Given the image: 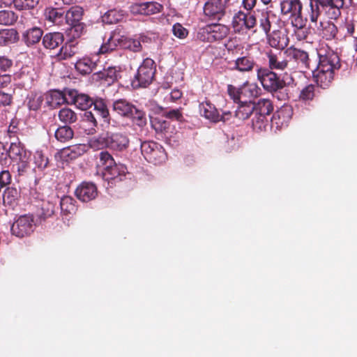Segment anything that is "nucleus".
<instances>
[{
    "instance_id": "f257e3e1",
    "label": "nucleus",
    "mask_w": 357,
    "mask_h": 357,
    "mask_svg": "<svg viewBox=\"0 0 357 357\" xmlns=\"http://www.w3.org/2000/svg\"><path fill=\"white\" fill-rule=\"evenodd\" d=\"M336 54L321 56L317 68L312 71L313 78L321 87L328 86L333 79V71L339 68Z\"/></svg>"
},
{
    "instance_id": "f03ea898",
    "label": "nucleus",
    "mask_w": 357,
    "mask_h": 357,
    "mask_svg": "<svg viewBox=\"0 0 357 357\" xmlns=\"http://www.w3.org/2000/svg\"><path fill=\"white\" fill-rule=\"evenodd\" d=\"M128 139L121 134H106L90 141V146L94 149L109 148L116 151H122L128 146Z\"/></svg>"
},
{
    "instance_id": "7ed1b4c3",
    "label": "nucleus",
    "mask_w": 357,
    "mask_h": 357,
    "mask_svg": "<svg viewBox=\"0 0 357 357\" xmlns=\"http://www.w3.org/2000/svg\"><path fill=\"white\" fill-rule=\"evenodd\" d=\"M8 155L16 163L20 174L26 172L29 167L31 153L24 148L21 142H12L8 151Z\"/></svg>"
},
{
    "instance_id": "20e7f679",
    "label": "nucleus",
    "mask_w": 357,
    "mask_h": 357,
    "mask_svg": "<svg viewBox=\"0 0 357 357\" xmlns=\"http://www.w3.org/2000/svg\"><path fill=\"white\" fill-rule=\"evenodd\" d=\"M155 72L154 61L149 58L144 59L138 68L137 73L132 80V87H146L149 85L153 81Z\"/></svg>"
},
{
    "instance_id": "39448f33",
    "label": "nucleus",
    "mask_w": 357,
    "mask_h": 357,
    "mask_svg": "<svg viewBox=\"0 0 357 357\" xmlns=\"http://www.w3.org/2000/svg\"><path fill=\"white\" fill-rule=\"evenodd\" d=\"M56 199V195L55 192L52 190L47 197H43L42 199L43 204L41 210L43 211V213L39 215L40 217L38 220H35L31 215L26 214L20 215L16 221L20 222V223H30L34 221H45L47 218L50 217L54 213Z\"/></svg>"
},
{
    "instance_id": "423d86ee",
    "label": "nucleus",
    "mask_w": 357,
    "mask_h": 357,
    "mask_svg": "<svg viewBox=\"0 0 357 357\" xmlns=\"http://www.w3.org/2000/svg\"><path fill=\"white\" fill-rule=\"evenodd\" d=\"M141 151L145 159L155 164H160L166 159L163 148L153 142H144L141 145Z\"/></svg>"
},
{
    "instance_id": "0eeeda50",
    "label": "nucleus",
    "mask_w": 357,
    "mask_h": 357,
    "mask_svg": "<svg viewBox=\"0 0 357 357\" xmlns=\"http://www.w3.org/2000/svg\"><path fill=\"white\" fill-rule=\"evenodd\" d=\"M256 24V18L251 14L246 15L243 12L236 13L231 22V25L235 32H243L247 29L253 28Z\"/></svg>"
},
{
    "instance_id": "6e6552de",
    "label": "nucleus",
    "mask_w": 357,
    "mask_h": 357,
    "mask_svg": "<svg viewBox=\"0 0 357 357\" xmlns=\"http://www.w3.org/2000/svg\"><path fill=\"white\" fill-rule=\"evenodd\" d=\"M257 78L264 88L268 91H277L282 87V82L278 79L277 75L267 69H259Z\"/></svg>"
},
{
    "instance_id": "1a4fd4ad",
    "label": "nucleus",
    "mask_w": 357,
    "mask_h": 357,
    "mask_svg": "<svg viewBox=\"0 0 357 357\" xmlns=\"http://www.w3.org/2000/svg\"><path fill=\"white\" fill-rule=\"evenodd\" d=\"M222 31V25L211 24L201 29L197 34V37L202 41L211 43L220 40L223 38Z\"/></svg>"
},
{
    "instance_id": "9d476101",
    "label": "nucleus",
    "mask_w": 357,
    "mask_h": 357,
    "mask_svg": "<svg viewBox=\"0 0 357 357\" xmlns=\"http://www.w3.org/2000/svg\"><path fill=\"white\" fill-rule=\"evenodd\" d=\"M88 150V146L84 144H75L60 150L55 154L56 160L68 161L77 158Z\"/></svg>"
},
{
    "instance_id": "9b49d317",
    "label": "nucleus",
    "mask_w": 357,
    "mask_h": 357,
    "mask_svg": "<svg viewBox=\"0 0 357 357\" xmlns=\"http://www.w3.org/2000/svg\"><path fill=\"white\" fill-rule=\"evenodd\" d=\"M162 9V6L155 1L135 3L130 7V11L133 15H154L161 12Z\"/></svg>"
},
{
    "instance_id": "f8f14e48",
    "label": "nucleus",
    "mask_w": 357,
    "mask_h": 357,
    "mask_svg": "<svg viewBox=\"0 0 357 357\" xmlns=\"http://www.w3.org/2000/svg\"><path fill=\"white\" fill-rule=\"evenodd\" d=\"M75 195L79 200L89 202L97 197V188L92 183L83 182L77 188Z\"/></svg>"
},
{
    "instance_id": "ddd939ff",
    "label": "nucleus",
    "mask_w": 357,
    "mask_h": 357,
    "mask_svg": "<svg viewBox=\"0 0 357 357\" xmlns=\"http://www.w3.org/2000/svg\"><path fill=\"white\" fill-rule=\"evenodd\" d=\"M93 102L86 94L78 93L75 89H68V104H74L82 110L89 108Z\"/></svg>"
},
{
    "instance_id": "4468645a",
    "label": "nucleus",
    "mask_w": 357,
    "mask_h": 357,
    "mask_svg": "<svg viewBox=\"0 0 357 357\" xmlns=\"http://www.w3.org/2000/svg\"><path fill=\"white\" fill-rule=\"evenodd\" d=\"M269 45L278 49L286 47L289 43V38L284 29L273 30L267 35Z\"/></svg>"
},
{
    "instance_id": "2eb2a0df",
    "label": "nucleus",
    "mask_w": 357,
    "mask_h": 357,
    "mask_svg": "<svg viewBox=\"0 0 357 357\" xmlns=\"http://www.w3.org/2000/svg\"><path fill=\"white\" fill-rule=\"evenodd\" d=\"M68 89L63 92L56 90L50 91L45 97L47 104L52 107H56L65 102L68 104Z\"/></svg>"
},
{
    "instance_id": "dca6fc26",
    "label": "nucleus",
    "mask_w": 357,
    "mask_h": 357,
    "mask_svg": "<svg viewBox=\"0 0 357 357\" xmlns=\"http://www.w3.org/2000/svg\"><path fill=\"white\" fill-rule=\"evenodd\" d=\"M255 66L252 59L247 56L238 58L234 62H228L227 68L231 70H238L240 72L251 71Z\"/></svg>"
},
{
    "instance_id": "f3484780",
    "label": "nucleus",
    "mask_w": 357,
    "mask_h": 357,
    "mask_svg": "<svg viewBox=\"0 0 357 357\" xmlns=\"http://www.w3.org/2000/svg\"><path fill=\"white\" fill-rule=\"evenodd\" d=\"M302 7L300 0H284L280 3L282 14L289 15L290 17L301 13Z\"/></svg>"
},
{
    "instance_id": "a211bd4d",
    "label": "nucleus",
    "mask_w": 357,
    "mask_h": 357,
    "mask_svg": "<svg viewBox=\"0 0 357 357\" xmlns=\"http://www.w3.org/2000/svg\"><path fill=\"white\" fill-rule=\"evenodd\" d=\"M114 110L123 116H132L134 112H137V109L125 100H119L114 102Z\"/></svg>"
},
{
    "instance_id": "6ab92c4d",
    "label": "nucleus",
    "mask_w": 357,
    "mask_h": 357,
    "mask_svg": "<svg viewBox=\"0 0 357 357\" xmlns=\"http://www.w3.org/2000/svg\"><path fill=\"white\" fill-rule=\"evenodd\" d=\"M63 42V36L61 33H49L44 36L43 43L46 48L54 50L59 47Z\"/></svg>"
},
{
    "instance_id": "aec40b11",
    "label": "nucleus",
    "mask_w": 357,
    "mask_h": 357,
    "mask_svg": "<svg viewBox=\"0 0 357 357\" xmlns=\"http://www.w3.org/2000/svg\"><path fill=\"white\" fill-rule=\"evenodd\" d=\"M121 45V36L116 33H112L106 42L103 43L99 50L101 54L108 53L114 50L118 45Z\"/></svg>"
},
{
    "instance_id": "412c9836",
    "label": "nucleus",
    "mask_w": 357,
    "mask_h": 357,
    "mask_svg": "<svg viewBox=\"0 0 357 357\" xmlns=\"http://www.w3.org/2000/svg\"><path fill=\"white\" fill-rule=\"evenodd\" d=\"M60 205L61 214L66 216V220H69L68 216H70L76 212L75 201L71 197L65 196L61 198Z\"/></svg>"
},
{
    "instance_id": "4be33fe9",
    "label": "nucleus",
    "mask_w": 357,
    "mask_h": 357,
    "mask_svg": "<svg viewBox=\"0 0 357 357\" xmlns=\"http://www.w3.org/2000/svg\"><path fill=\"white\" fill-rule=\"evenodd\" d=\"M43 36V31L38 27H33L26 30L22 35L23 40L27 45L38 43Z\"/></svg>"
},
{
    "instance_id": "5701e85b",
    "label": "nucleus",
    "mask_w": 357,
    "mask_h": 357,
    "mask_svg": "<svg viewBox=\"0 0 357 357\" xmlns=\"http://www.w3.org/2000/svg\"><path fill=\"white\" fill-rule=\"evenodd\" d=\"M201 115L211 121H217L219 119V115L215 107L209 102H202L199 105Z\"/></svg>"
},
{
    "instance_id": "b1692460",
    "label": "nucleus",
    "mask_w": 357,
    "mask_h": 357,
    "mask_svg": "<svg viewBox=\"0 0 357 357\" xmlns=\"http://www.w3.org/2000/svg\"><path fill=\"white\" fill-rule=\"evenodd\" d=\"M255 102L252 101L241 102L236 112V115L238 119L245 120L250 116V115L255 111Z\"/></svg>"
},
{
    "instance_id": "393cba45",
    "label": "nucleus",
    "mask_w": 357,
    "mask_h": 357,
    "mask_svg": "<svg viewBox=\"0 0 357 357\" xmlns=\"http://www.w3.org/2000/svg\"><path fill=\"white\" fill-rule=\"evenodd\" d=\"M268 64L272 70H283L287 66V61L284 59L281 54H268Z\"/></svg>"
},
{
    "instance_id": "a878e982",
    "label": "nucleus",
    "mask_w": 357,
    "mask_h": 357,
    "mask_svg": "<svg viewBox=\"0 0 357 357\" xmlns=\"http://www.w3.org/2000/svg\"><path fill=\"white\" fill-rule=\"evenodd\" d=\"M46 20L52 23L60 25L63 20V11L60 8H47L45 11Z\"/></svg>"
},
{
    "instance_id": "bb28decb",
    "label": "nucleus",
    "mask_w": 357,
    "mask_h": 357,
    "mask_svg": "<svg viewBox=\"0 0 357 357\" xmlns=\"http://www.w3.org/2000/svg\"><path fill=\"white\" fill-rule=\"evenodd\" d=\"M291 109L289 107H284L278 111L273 117V123H276L278 125L280 124V126H282L284 124H286L291 118Z\"/></svg>"
},
{
    "instance_id": "cd10ccee",
    "label": "nucleus",
    "mask_w": 357,
    "mask_h": 357,
    "mask_svg": "<svg viewBox=\"0 0 357 357\" xmlns=\"http://www.w3.org/2000/svg\"><path fill=\"white\" fill-rule=\"evenodd\" d=\"M126 167L122 164H116L108 172H102V177L105 180H112L125 175Z\"/></svg>"
},
{
    "instance_id": "c85d7f7f",
    "label": "nucleus",
    "mask_w": 357,
    "mask_h": 357,
    "mask_svg": "<svg viewBox=\"0 0 357 357\" xmlns=\"http://www.w3.org/2000/svg\"><path fill=\"white\" fill-rule=\"evenodd\" d=\"M82 15L83 10L82 8L78 6L72 7L67 11L65 15L66 22L69 25L79 23Z\"/></svg>"
},
{
    "instance_id": "c756f323",
    "label": "nucleus",
    "mask_w": 357,
    "mask_h": 357,
    "mask_svg": "<svg viewBox=\"0 0 357 357\" xmlns=\"http://www.w3.org/2000/svg\"><path fill=\"white\" fill-rule=\"evenodd\" d=\"M260 89L256 84L245 83L241 87L242 98H253L258 97L260 94Z\"/></svg>"
},
{
    "instance_id": "7c9ffc66",
    "label": "nucleus",
    "mask_w": 357,
    "mask_h": 357,
    "mask_svg": "<svg viewBox=\"0 0 357 357\" xmlns=\"http://www.w3.org/2000/svg\"><path fill=\"white\" fill-rule=\"evenodd\" d=\"M17 32L13 29L0 30V45L13 43L17 41Z\"/></svg>"
},
{
    "instance_id": "2f4dec72",
    "label": "nucleus",
    "mask_w": 357,
    "mask_h": 357,
    "mask_svg": "<svg viewBox=\"0 0 357 357\" xmlns=\"http://www.w3.org/2000/svg\"><path fill=\"white\" fill-rule=\"evenodd\" d=\"M125 13L121 10H110L102 17V20L105 23L114 24L123 19Z\"/></svg>"
},
{
    "instance_id": "473e14b6",
    "label": "nucleus",
    "mask_w": 357,
    "mask_h": 357,
    "mask_svg": "<svg viewBox=\"0 0 357 357\" xmlns=\"http://www.w3.org/2000/svg\"><path fill=\"white\" fill-rule=\"evenodd\" d=\"M33 231V225H11L10 231L13 235L23 238L31 234Z\"/></svg>"
},
{
    "instance_id": "72a5a7b5",
    "label": "nucleus",
    "mask_w": 357,
    "mask_h": 357,
    "mask_svg": "<svg viewBox=\"0 0 357 357\" xmlns=\"http://www.w3.org/2000/svg\"><path fill=\"white\" fill-rule=\"evenodd\" d=\"M94 67L95 63L89 58L81 59L75 63L76 70L82 75L90 73Z\"/></svg>"
},
{
    "instance_id": "f704fd0d",
    "label": "nucleus",
    "mask_w": 357,
    "mask_h": 357,
    "mask_svg": "<svg viewBox=\"0 0 357 357\" xmlns=\"http://www.w3.org/2000/svg\"><path fill=\"white\" fill-rule=\"evenodd\" d=\"M223 10L222 0H209L204 6V12L207 15H215Z\"/></svg>"
},
{
    "instance_id": "c9c22d12",
    "label": "nucleus",
    "mask_w": 357,
    "mask_h": 357,
    "mask_svg": "<svg viewBox=\"0 0 357 357\" xmlns=\"http://www.w3.org/2000/svg\"><path fill=\"white\" fill-rule=\"evenodd\" d=\"M93 113L97 116L103 119L105 121H107V118L109 116V111L107 108L105 103L102 100H97L93 103Z\"/></svg>"
},
{
    "instance_id": "e433bc0d",
    "label": "nucleus",
    "mask_w": 357,
    "mask_h": 357,
    "mask_svg": "<svg viewBox=\"0 0 357 357\" xmlns=\"http://www.w3.org/2000/svg\"><path fill=\"white\" fill-rule=\"evenodd\" d=\"M273 110L271 102L267 99H261L255 104L256 111L261 116L268 115Z\"/></svg>"
},
{
    "instance_id": "4c0bfd02",
    "label": "nucleus",
    "mask_w": 357,
    "mask_h": 357,
    "mask_svg": "<svg viewBox=\"0 0 357 357\" xmlns=\"http://www.w3.org/2000/svg\"><path fill=\"white\" fill-rule=\"evenodd\" d=\"M73 137V131L68 126H61L55 132V137L57 140L65 142L72 139Z\"/></svg>"
},
{
    "instance_id": "58836bf2",
    "label": "nucleus",
    "mask_w": 357,
    "mask_h": 357,
    "mask_svg": "<svg viewBox=\"0 0 357 357\" xmlns=\"http://www.w3.org/2000/svg\"><path fill=\"white\" fill-rule=\"evenodd\" d=\"M59 119L65 123H72L77 120L76 114L69 108H63L59 113Z\"/></svg>"
},
{
    "instance_id": "ea45409f",
    "label": "nucleus",
    "mask_w": 357,
    "mask_h": 357,
    "mask_svg": "<svg viewBox=\"0 0 357 357\" xmlns=\"http://www.w3.org/2000/svg\"><path fill=\"white\" fill-rule=\"evenodd\" d=\"M123 47L129 49L132 52H139L142 48L140 41L135 39L126 38L121 36V45Z\"/></svg>"
},
{
    "instance_id": "a19ab883",
    "label": "nucleus",
    "mask_w": 357,
    "mask_h": 357,
    "mask_svg": "<svg viewBox=\"0 0 357 357\" xmlns=\"http://www.w3.org/2000/svg\"><path fill=\"white\" fill-rule=\"evenodd\" d=\"M151 126L157 132L164 133L167 131L169 128L168 121L162 118H154L151 119Z\"/></svg>"
},
{
    "instance_id": "79ce46f5",
    "label": "nucleus",
    "mask_w": 357,
    "mask_h": 357,
    "mask_svg": "<svg viewBox=\"0 0 357 357\" xmlns=\"http://www.w3.org/2000/svg\"><path fill=\"white\" fill-rule=\"evenodd\" d=\"M10 89H15L11 75L6 73L0 75V90L10 91Z\"/></svg>"
},
{
    "instance_id": "37998d69",
    "label": "nucleus",
    "mask_w": 357,
    "mask_h": 357,
    "mask_svg": "<svg viewBox=\"0 0 357 357\" xmlns=\"http://www.w3.org/2000/svg\"><path fill=\"white\" fill-rule=\"evenodd\" d=\"M15 89H10V91L0 90V106H9L12 104Z\"/></svg>"
},
{
    "instance_id": "c03bdc74",
    "label": "nucleus",
    "mask_w": 357,
    "mask_h": 357,
    "mask_svg": "<svg viewBox=\"0 0 357 357\" xmlns=\"http://www.w3.org/2000/svg\"><path fill=\"white\" fill-rule=\"evenodd\" d=\"M16 20L13 12L9 10H0V24H12Z\"/></svg>"
},
{
    "instance_id": "a18cd8bd",
    "label": "nucleus",
    "mask_w": 357,
    "mask_h": 357,
    "mask_svg": "<svg viewBox=\"0 0 357 357\" xmlns=\"http://www.w3.org/2000/svg\"><path fill=\"white\" fill-rule=\"evenodd\" d=\"M38 3V0H13L14 6L19 10L34 8Z\"/></svg>"
},
{
    "instance_id": "49530a36",
    "label": "nucleus",
    "mask_w": 357,
    "mask_h": 357,
    "mask_svg": "<svg viewBox=\"0 0 357 357\" xmlns=\"http://www.w3.org/2000/svg\"><path fill=\"white\" fill-rule=\"evenodd\" d=\"M34 163L39 169L43 170L47 167L48 159L44 156L41 151H37L34 154Z\"/></svg>"
},
{
    "instance_id": "de8ad7c7",
    "label": "nucleus",
    "mask_w": 357,
    "mask_h": 357,
    "mask_svg": "<svg viewBox=\"0 0 357 357\" xmlns=\"http://www.w3.org/2000/svg\"><path fill=\"white\" fill-rule=\"evenodd\" d=\"M172 33L175 37L179 39H184L188 35V31L180 23L173 25Z\"/></svg>"
},
{
    "instance_id": "09e8293b",
    "label": "nucleus",
    "mask_w": 357,
    "mask_h": 357,
    "mask_svg": "<svg viewBox=\"0 0 357 357\" xmlns=\"http://www.w3.org/2000/svg\"><path fill=\"white\" fill-rule=\"evenodd\" d=\"M314 86L312 85H308L305 86L301 91L299 96V98L303 101L310 100L314 98Z\"/></svg>"
},
{
    "instance_id": "8fccbe9b",
    "label": "nucleus",
    "mask_w": 357,
    "mask_h": 357,
    "mask_svg": "<svg viewBox=\"0 0 357 357\" xmlns=\"http://www.w3.org/2000/svg\"><path fill=\"white\" fill-rule=\"evenodd\" d=\"M290 17L291 24L295 29L300 30L303 29L305 26L306 20L302 17L301 13L294 15Z\"/></svg>"
},
{
    "instance_id": "3c124183",
    "label": "nucleus",
    "mask_w": 357,
    "mask_h": 357,
    "mask_svg": "<svg viewBox=\"0 0 357 357\" xmlns=\"http://www.w3.org/2000/svg\"><path fill=\"white\" fill-rule=\"evenodd\" d=\"M75 53V50L74 47H73L71 45H66L60 49L58 56L61 59H66L73 56Z\"/></svg>"
},
{
    "instance_id": "603ef678",
    "label": "nucleus",
    "mask_w": 357,
    "mask_h": 357,
    "mask_svg": "<svg viewBox=\"0 0 357 357\" xmlns=\"http://www.w3.org/2000/svg\"><path fill=\"white\" fill-rule=\"evenodd\" d=\"M102 75L109 84L117 79L119 76L116 68L112 67L109 68Z\"/></svg>"
},
{
    "instance_id": "864d4df0",
    "label": "nucleus",
    "mask_w": 357,
    "mask_h": 357,
    "mask_svg": "<svg viewBox=\"0 0 357 357\" xmlns=\"http://www.w3.org/2000/svg\"><path fill=\"white\" fill-rule=\"evenodd\" d=\"M228 94L231 99L234 100V102H237L242 98V96L241 93V88H236L231 85H229L227 88Z\"/></svg>"
},
{
    "instance_id": "5fc2aeb1",
    "label": "nucleus",
    "mask_w": 357,
    "mask_h": 357,
    "mask_svg": "<svg viewBox=\"0 0 357 357\" xmlns=\"http://www.w3.org/2000/svg\"><path fill=\"white\" fill-rule=\"evenodd\" d=\"M70 26V34H72L73 37H79L84 30V25L79 22Z\"/></svg>"
},
{
    "instance_id": "6e6d98bb",
    "label": "nucleus",
    "mask_w": 357,
    "mask_h": 357,
    "mask_svg": "<svg viewBox=\"0 0 357 357\" xmlns=\"http://www.w3.org/2000/svg\"><path fill=\"white\" fill-rule=\"evenodd\" d=\"M11 180L10 174L8 171H2L0 173V188H3L10 183Z\"/></svg>"
},
{
    "instance_id": "4d7b16f0",
    "label": "nucleus",
    "mask_w": 357,
    "mask_h": 357,
    "mask_svg": "<svg viewBox=\"0 0 357 357\" xmlns=\"http://www.w3.org/2000/svg\"><path fill=\"white\" fill-rule=\"evenodd\" d=\"M12 61L5 57H0V75L6 71L11 67Z\"/></svg>"
},
{
    "instance_id": "13d9d810",
    "label": "nucleus",
    "mask_w": 357,
    "mask_h": 357,
    "mask_svg": "<svg viewBox=\"0 0 357 357\" xmlns=\"http://www.w3.org/2000/svg\"><path fill=\"white\" fill-rule=\"evenodd\" d=\"M260 26L265 31V33L268 35V31H270L271 28V22L270 20L269 17L266 15L263 17L260 20Z\"/></svg>"
},
{
    "instance_id": "bf43d9fd",
    "label": "nucleus",
    "mask_w": 357,
    "mask_h": 357,
    "mask_svg": "<svg viewBox=\"0 0 357 357\" xmlns=\"http://www.w3.org/2000/svg\"><path fill=\"white\" fill-rule=\"evenodd\" d=\"M111 157L112 155L107 151H102L100 153V161L98 163L100 169L105 165Z\"/></svg>"
},
{
    "instance_id": "052dcab7",
    "label": "nucleus",
    "mask_w": 357,
    "mask_h": 357,
    "mask_svg": "<svg viewBox=\"0 0 357 357\" xmlns=\"http://www.w3.org/2000/svg\"><path fill=\"white\" fill-rule=\"evenodd\" d=\"M166 116L171 119H176L181 121L182 119V114L179 109H173L167 113Z\"/></svg>"
},
{
    "instance_id": "680f3d73",
    "label": "nucleus",
    "mask_w": 357,
    "mask_h": 357,
    "mask_svg": "<svg viewBox=\"0 0 357 357\" xmlns=\"http://www.w3.org/2000/svg\"><path fill=\"white\" fill-rule=\"evenodd\" d=\"M96 117L97 116L94 113L88 112L84 114V121L91 123L92 126H96Z\"/></svg>"
},
{
    "instance_id": "e2e57ef3",
    "label": "nucleus",
    "mask_w": 357,
    "mask_h": 357,
    "mask_svg": "<svg viewBox=\"0 0 357 357\" xmlns=\"http://www.w3.org/2000/svg\"><path fill=\"white\" fill-rule=\"evenodd\" d=\"M310 7L312 12L310 15V19L312 22H317L319 17L318 6H316V8H314L312 6V1H310Z\"/></svg>"
},
{
    "instance_id": "0e129e2a",
    "label": "nucleus",
    "mask_w": 357,
    "mask_h": 357,
    "mask_svg": "<svg viewBox=\"0 0 357 357\" xmlns=\"http://www.w3.org/2000/svg\"><path fill=\"white\" fill-rule=\"evenodd\" d=\"M132 117L134 119H137L139 121L137 123L141 126L146 123L144 114L139 110H137V112H134Z\"/></svg>"
},
{
    "instance_id": "69168bd1",
    "label": "nucleus",
    "mask_w": 357,
    "mask_h": 357,
    "mask_svg": "<svg viewBox=\"0 0 357 357\" xmlns=\"http://www.w3.org/2000/svg\"><path fill=\"white\" fill-rule=\"evenodd\" d=\"M117 163L115 162L112 156L109 159V161L105 164V165L102 167L100 171L102 173V172H108L111 168L114 167Z\"/></svg>"
},
{
    "instance_id": "338daca9",
    "label": "nucleus",
    "mask_w": 357,
    "mask_h": 357,
    "mask_svg": "<svg viewBox=\"0 0 357 357\" xmlns=\"http://www.w3.org/2000/svg\"><path fill=\"white\" fill-rule=\"evenodd\" d=\"M182 96V92L178 89H175L171 91L169 93V99L174 101L176 100Z\"/></svg>"
},
{
    "instance_id": "774afa93",
    "label": "nucleus",
    "mask_w": 357,
    "mask_h": 357,
    "mask_svg": "<svg viewBox=\"0 0 357 357\" xmlns=\"http://www.w3.org/2000/svg\"><path fill=\"white\" fill-rule=\"evenodd\" d=\"M8 151L4 145L0 142V163L6 160Z\"/></svg>"
}]
</instances>
